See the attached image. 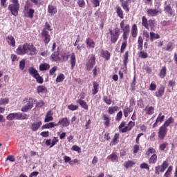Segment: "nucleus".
Returning a JSON list of instances; mask_svg holds the SVG:
<instances>
[{
	"label": "nucleus",
	"instance_id": "38",
	"mask_svg": "<svg viewBox=\"0 0 177 177\" xmlns=\"http://www.w3.org/2000/svg\"><path fill=\"white\" fill-rule=\"evenodd\" d=\"M174 170V167L169 166L167 167V171L163 175V177H171L172 176V171Z\"/></svg>",
	"mask_w": 177,
	"mask_h": 177
},
{
	"label": "nucleus",
	"instance_id": "1",
	"mask_svg": "<svg viewBox=\"0 0 177 177\" xmlns=\"http://www.w3.org/2000/svg\"><path fill=\"white\" fill-rule=\"evenodd\" d=\"M28 51L30 52L29 55L32 56V55H37V48L34 45L28 43H25L23 46H19L16 50L17 54L20 56H24V55L28 53Z\"/></svg>",
	"mask_w": 177,
	"mask_h": 177
},
{
	"label": "nucleus",
	"instance_id": "29",
	"mask_svg": "<svg viewBox=\"0 0 177 177\" xmlns=\"http://www.w3.org/2000/svg\"><path fill=\"white\" fill-rule=\"evenodd\" d=\"M26 17H28V19H33L34 18V14L35 13V10L32 8H28L26 9Z\"/></svg>",
	"mask_w": 177,
	"mask_h": 177
},
{
	"label": "nucleus",
	"instance_id": "2",
	"mask_svg": "<svg viewBox=\"0 0 177 177\" xmlns=\"http://www.w3.org/2000/svg\"><path fill=\"white\" fill-rule=\"evenodd\" d=\"M10 3L8 5V10L10 12L12 16L17 17L19 16V10H20V3L19 0H10Z\"/></svg>",
	"mask_w": 177,
	"mask_h": 177
},
{
	"label": "nucleus",
	"instance_id": "16",
	"mask_svg": "<svg viewBox=\"0 0 177 177\" xmlns=\"http://www.w3.org/2000/svg\"><path fill=\"white\" fill-rule=\"evenodd\" d=\"M121 6L127 12H129V3H131V0H120Z\"/></svg>",
	"mask_w": 177,
	"mask_h": 177
},
{
	"label": "nucleus",
	"instance_id": "26",
	"mask_svg": "<svg viewBox=\"0 0 177 177\" xmlns=\"http://www.w3.org/2000/svg\"><path fill=\"white\" fill-rule=\"evenodd\" d=\"M110 52L109 50H101V57L105 59V60H110Z\"/></svg>",
	"mask_w": 177,
	"mask_h": 177
},
{
	"label": "nucleus",
	"instance_id": "15",
	"mask_svg": "<svg viewBox=\"0 0 177 177\" xmlns=\"http://www.w3.org/2000/svg\"><path fill=\"white\" fill-rule=\"evenodd\" d=\"M42 125V121L39 120L37 122H35L32 123L30 126V129L32 132H37L39 128H41V126Z\"/></svg>",
	"mask_w": 177,
	"mask_h": 177
},
{
	"label": "nucleus",
	"instance_id": "59",
	"mask_svg": "<svg viewBox=\"0 0 177 177\" xmlns=\"http://www.w3.org/2000/svg\"><path fill=\"white\" fill-rule=\"evenodd\" d=\"M63 81H64V75L61 73L57 77L56 82H63Z\"/></svg>",
	"mask_w": 177,
	"mask_h": 177
},
{
	"label": "nucleus",
	"instance_id": "62",
	"mask_svg": "<svg viewBox=\"0 0 177 177\" xmlns=\"http://www.w3.org/2000/svg\"><path fill=\"white\" fill-rule=\"evenodd\" d=\"M122 119V111H120L115 117V121L120 122V120Z\"/></svg>",
	"mask_w": 177,
	"mask_h": 177
},
{
	"label": "nucleus",
	"instance_id": "37",
	"mask_svg": "<svg viewBox=\"0 0 177 177\" xmlns=\"http://www.w3.org/2000/svg\"><path fill=\"white\" fill-rule=\"evenodd\" d=\"M77 103L80 104V106H81L82 109H84V110H88V104H86V102L84 101V100L79 99L77 100Z\"/></svg>",
	"mask_w": 177,
	"mask_h": 177
},
{
	"label": "nucleus",
	"instance_id": "52",
	"mask_svg": "<svg viewBox=\"0 0 177 177\" xmlns=\"http://www.w3.org/2000/svg\"><path fill=\"white\" fill-rule=\"evenodd\" d=\"M53 30L52 28V26H50V24L48 23L47 21L45 23L44 28L42 30V31H46V32H48V31H52Z\"/></svg>",
	"mask_w": 177,
	"mask_h": 177
},
{
	"label": "nucleus",
	"instance_id": "50",
	"mask_svg": "<svg viewBox=\"0 0 177 177\" xmlns=\"http://www.w3.org/2000/svg\"><path fill=\"white\" fill-rule=\"evenodd\" d=\"M138 49L142 50L143 49V38L142 36H140L138 39Z\"/></svg>",
	"mask_w": 177,
	"mask_h": 177
},
{
	"label": "nucleus",
	"instance_id": "46",
	"mask_svg": "<svg viewBox=\"0 0 177 177\" xmlns=\"http://www.w3.org/2000/svg\"><path fill=\"white\" fill-rule=\"evenodd\" d=\"M108 160H111V161L114 162H117L118 161V156H117V154L115 153H112L111 155H109L107 157Z\"/></svg>",
	"mask_w": 177,
	"mask_h": 177
},
{
	"label": "nucleus",
	"instance_id": "23",
	"mask_svg": "<svg viewBox=\"0 0 177 177\" xmlns=\"http://www.w3.org/2000/svg\"><path fill=\"white\" fill-rule=\"evenodd\" d=\"M53 120V112L52 111H48L46 114V118L44 119V122H50Z\"/></svg>",
	"mask_w": 177,
	"mask_h": 177
},
{
	"label": "nucleus",
	"instance_id": "44",
	"mask_svg": "<svg viewBox=\"0 0 177 177\" xmlns=\"http://www.w3.org/2000/svg\"><path fill=\"white\" fill-rule=\"evenodd\" d=\"M49 68H50L49 64L44 63L39 65L40 71H46V70H49Z\"/></svg>",
	"mask_w": 177,
	"mask_h": 177
},
{
	"label": "nucleus",
	"instance_id": "57",
	"mask_svg": "<svg viewBox=\"0 0 177 177\" xmlns=\"http://www.w3.org/2000/svg\"><path fill=\"white\" fill-rule=\"evenodd\" d=\"M9 103V98H1L0 99V106H3L5 104H8Z\"/></svg>",
	"mask_w": 177,
	"mask_h": 177
},
{
	"label": "nucleus",
	"instance_id": "6",
	"mask_svg": "<svg viewBox=\"0 0 177 177\" xmlns=\"http://www.w3.org/2000/svg\"><path fill=\"white\" fill-rule=\"evenodd\" d=\"M168 161L165 160L160 165H158L155 167V175H160V174H162L167 168H168Z\"/></svg>",
	"mask_w": 177,
	"mask_h": 177
},
{
	"label": "nucleus",
	"instance_id": "4",
	"mask_svg": "<svg viewBox=\"0 0 177 177\" xmlns=\"http://www.w3.org/2000/svg\"><path fill=\"white\" fill-rule=\"evenodd\" d=\"M34 102H37V100H34V98L32 97H27L24 99L23 103L25 105L21 108V111H23V113H27L28 110H31V109L34 107Z\"/></svg>",
	"mask_w": 177,
	"mask_h": 177
},
{
	"label": "nucleus",
	"instance_id": "63",
	"mask_svg": "<svg viewBox=\"0 0 177 177\" xmlns=\"http://www.w3.org/2000/svg\"><path fill=\"white\" fill-rule=\"evenodd\" d=\"M35 78L36 79L37 84H44V78L39 75V73Z\"/></svg>",
	"mask_w": 177,
	"mask_h": 177
},
{
	"label": "nucleus",
	"instance_id": "32",
	"mask_svg": "<svg viewBox=\"0 0 177 177\" xmlns=\"http://www.w3.org/2000/svg\"><path fill=\"white\" fill-rule=\"evenodd\" d=\"M59 52H55L54 53H53L50 56L51 60L53 62H60V57H59Z\"/></svg>",
	"mask_w": 177,
	"mask_h": 177
},
{
	"label": "nucleus",
	"instance_id": "35",
	"mask_svg": "<svg viewBox=\"0 0 177 177\" xmlns=\"http://www.w3.org/2000/svg\"><path fill=\"white\" fill-rule=\"evenodd\" d=\"M149 27H150V29L151 31H156V20L154 19H149L148 21Z\"/></svg>",
	"mask_w": 177,
	"mask_h": 177
},
{
	"label": "nucleus",
	"instance_id": "58",
	"mask_svg": "<svg viewBox=\"0 0 177 177\" xmlns=\"http://www.w3.org/2000/svg\"><path fill=\"white\" fill-rule=\"evenodd\" d=\"M103 101L104 102V103H106V104H108V106H110V104L113 103V101L111 100V99L109 98L106 95L103 97Z\"/></svg>",
	"mask_w": 177,
	"mask_h": 177
},
{
	"label": "nucleus",
	"instance_id": "7",
	"mask_svg": "<svg viewBox=\"0 0 177 177\" xmlns=\"http://www.w3.org/2000/svg\"><path fill=\"white\" fill-rule=\"evenodd\" d=\"M147 13L149 17H155V16L162 13V10H161V8H160V6H158L157 9L148 8L147 10Z\"/></svg>",
	"mask_w": 177,
	"mask_h": 177
},
{
	"label": "nucleus",
	"instance_id": "24",
	"mask_svg": "<svg viewBox=\"0 0 177 177\" xmlns=\"http://www.w3.org/2000/svg\"><path fill=\"white\" fill-rule=\"evenodd\" d=\"M70 62L71 64V70H74V67H75V64L77 63V58L75 57V53H73L71 55Z\"/></svg>",
	"mask_w": 177,
	"mask_h": 177
},
{
	"label": "nucleus",
	"instance_id": "56",
	"mask_svg": "<svg viewBox=\"0 0 177 177\" xmlns=\"http://www.w3.org/2000/svg\"><path fill=\"white\" fill-rule=\"evenodd\" d=\"M167 147H168V142H164L163 143L159 145V150H160V151H164V150H165V148Z\"/></svg>",
	"mask_w": 177,
	"mask_h": 177
},
{
	"label": "nucleus",
	"instance_id": "55",
	"mask_svg": "<svg viewBox=\"0 0 177 177\" xmlns=\"http://www.w3.org/2000/svg\"><path fill=\"white\" fill-rule=\"evenodd\" d=\"M24 68H26V59H24L19 62V70L23 71Z\"/></svg>",
	"mask_w": 177,
	"mask_h": 177
},
{
	"label": "nucleus",
	"instance_id": "43",
	"mask_svg": "<svg viewBox=\"0 0 177 177\" xmlns=\"http://www.w3.org/2000/svg\"><path fill=\"white\" fill-rule=\"evenodd\" d=\"M167 75V66H163L162 68V70L159 72V77L160 78H165V76Z\"/></svg>",
	"mask_w": 177,
	"mask_h": 177
},
{
	"label": "nucleus",
	"instance_id": "27",
	"mask_svg": "<svg viewBox=\"0 0 177 177\" xmlns=\"http://www.w3.org/2000/svg\"><path fill=\"white\" fill-rule=\"evenodd\" d=\"M119 139H120V133H115L113 140L110 142V146H115V145L118 143Z\"/></svg>",
	"mask_w": 177,
	"mask_h": 177
},
{
	"label": "nucleus",
	"instance_id": "64",
	"mask_svg": "<svg viewBox=\"0 0 177 177\" xmlns=\"http://www.w3.org/2000/svg\"><path fill=\"white\" fill-rule=\"evenodd\" d=\"M71 150L73 151H77V153H81V147H78V145H73Z\"/></svg>",
	"mask_w": 177,
	"mask_h": 177
},
{
	"label": "nucleus",
	"instance_id": "61",
	"mask_svg": "<svg viewBox=\"0 0 177 177\" xmlns=\"http://www.w3.org/2000/svg\"><path fill=\"white\" fill-rule=\"evenodd\" d=\"M78 105H74L73 104L68 106V110H71V111H75V110H78Z\"/></svg>",
	"mask_w": 177,
	"mask_h": 177
},
{
	"label": "nucleus",
	"instance_id": "22",
	"mask_svg": "<svg viewBox=\"0 0 177 177\" xmlns=\"http://www.w3.org/2000/svg\"><path fill=\"white\" fill-rule=\"evenodd\" d=\"M131 35L132 38H136L138 37V25L133 24L131 27Z\"/></svg>",
	"mask_w": 177,
	"mask_h": 177
},
{
	"label": "nucleus",
	"instance_id": "3",
	"mask_svg": "<svg viewBox=\"0 0 177 177\" xmlns=\"http://www.w3.org/2000/svg\"><path fill=\"white\" fill-rule=\"evenodd\" d=\"M109 31L111 37L110 41L111 44H115L118 41L120 35H121V29H120V28H115L113 30L109 28Z\"/></svg>",
	"mask_w": 177,
	"mask_h": 177
},
{
	"label": "nucleus",
	"instance_id": "20",
	"mask_svg": "<svg viewBox=\"0 0 177 177\" xmlns=\"http://www.w3.org/2000/svg\"><path fill=\"white\" fill-rule=\"evenodd\" d=\"M48 12L53 16V15H56L57 13V8L56 6L49 4L48 6Z\"/></svg>",
	"mask_w": 177,
	"mask_h": 177
},
{
	"label": "nucleus",
	"instance_id": "53",
	"mask_svg": "<svg viewBox=\"0 0 177 177\" xmlns=\"http://www.w3.org/2000/svg\"><path fill=\"white\" fill-rule=\"evenodd\" d=\"M138 57H140V59H147V57H149V54L145 51L140 50L138 53Z\"/></svg>",
	"mask_w": 177,
	"mask_h": 177
},
{
	"label": "nucleus",
	"instance_id": "39",
	"mask_svg": "<svg viewBox=\"0 0 177 177\" xmlns=\"http://www.w3.org/2000/svg\"><path fill=\"white\" fill-rule=\"evenodd\" d=\"M37 93H46L48 92V88L45 86H38L37 88Z\"/></svg>",
	"mask_w": 177,
	"mask_h": 177
},
{
	"label": "nucleus",
	"instance_id": "34",
	"mask_svg": "<svg viewBox=\"0 0 177 177\" xmlns=\"http://www.w3.org/2000/svg\"><path fill=\"white\" fill-rule=\"evenodd\" d=\"M160 36L158 33H155L154 32H150V41L153 42L156 39H160Z\"/></svg>",
	"mask_w": 177,
	"mask_h": 177
},
{
	"label": "nucleus",
	"instance_id": "18",
	"mask_svg": "<svg viewBox=\"0 0 177 177\" xmlns=\"http://www.w3.org/2000/svg\"><path fill=\"white\" fill-rule=\"evenodd\" d=\"M164 10L169 16H174L175 15V10L172 9L171 4H168L164 7Z\"/></svg>",
	"mask_w": 177,
	"mask_h": 177
},
{
	"label": "nucleus",
	"instance_id": "14",
	"mask_svg": "<svg viewBox=\"0 0 177 177\" xmlns=\"http://www.w3.org/2000/svg\"><path fill=\"white\" fill-rule=\"evenodd\" d=\"M128 37H129V35L122 36L124 41L122 43L120 47V53H124L125 49H127V47L128 46Z\"/></svg>",
	"mask_w": 177,
	"mask_h": 177
},
{
	"label": "nucleus",
	"instance_id": "45",
	"mask_svg": "<svg viewBox=\"0 0 177 177\" xmlns=\"http://www.w3.org/2000/svg\"><path fill=\"white\" fill-rule=\"evenodd\" d=\"M124 59H123V64L124 66H127L128 64V59L129 58V51L127 50L123 55Z\"/></svg>",
	"mask_w": 177,
	"mask_h": 177
},
{
	"label": "nucleus",
	"instance_id": "13",
	"mask_svg": "<svg viewBox=\"0 0 177 177\" xmlns=\"http://www.w3.org/2000/svg\"><path fill=\"white\" fill-rule=\"evenodd\" d=\"M86 45L88 49H95V46H96V43L91 37H87L86 39Z\"/></svg>",
	"mask_w": 177,
	"mask_h": 177
},
{
	"label": "nucleus",
	"instance_id": "42",
	"mask_svg": "<svg viewBox=\"0 0 177 177\" xmlns=\"http://www.w3.org/2000/svg\"><path fill=\"white\" fill-rule=\"evenodd\" d=\"M142 26L147 30H149V21L147 20L146 16H143L142 17Z\"/></svg>",
	"mask_w": 177,
	"mask_h": 177
},
{
	"label": "nucleus",
	"instance_id": "11",
	"mask_svg": "<svg viewBox=\"0 0 177 177\" xmlns=\"http://www.w3.org/2000/svg\"><path fill=\"white\" fill-rule=\"evenodd\" d=\"M41 35L43 42L45 45H48L50 42V35H49V32L41 31Z\"/></svg>",
	"mask_w": 177,
	"mask_h": 177
},
{
	"label": "nucleus",
	"instance_id": "21",
	"mask_svg": "<svg viewBox=\"0 0 177 177\" xmlns=\"http://www.w3.org/2000/svg\"><path fill=\"white\" fill-rule=\"evenodd\" d=\"M102 118L104 120V125L105 127V128H109V127H110V117H109V115L107 114H103L102 115Z\"/></svg>",
	"mask_w": 177,
	"mask_h": 177
},
{
	"label": "nucleus",
	"instance_id": "48",
	"mask_svg": "<svg viewBox=\"0 0 177 177\" xmlns=\"http://www.w3.org/2000/svg\"><path fill=\"white\" fill-rule=\"evenodd\" d=\"M93 95H96V93L99 92V83H97V82H93Z\"/></svg>",
	"mask_w": 177,
	"mask_h": 177
},
{
	"label": "nucleus",
	"instance_id": "60",
	"mask_svg": "<svg viewBox=\"0 0 177 177\" xmlns=\"http://www.w3.org/2000/svg\"><path fill=\"white\" fill-rule=\"evenodd\" d=\"M150 154H156V149L153 147H149L146 152L147 156H150Z\"/></svg>",
	"mask_w": 177,
	"mask_h": 177
},
{
	"label": "nucleus",
	"instance_id": "33",
	"mask_svg": "<svg viewBox=\"0 0 177 177\" xmlns=\"http://www.w3.org/2000/svg\"><path fill=\"white\" fill-rule=\"evenodd\" d=\"M115 9L118 17H120V19H124V11L121 8V7L117 6Z\"/></svg>",
	"mask_w": 177,
	"mask_h": 177
},
{
	"label": "nucleus",
	"instance_id": "9",
	"mask_svg": "<svg viewBox=\"0 0 177 177\" xmlns=\"http://www.w3.org/2000/svg\"><path fill=\"white\" fill-rule=\"evenodd\" d=\"M168 133V128L161 126L159 128L158 132V136L160 140H164L165 139V136H167V134Z\"/></svg>",
	"mask_w": 177,
	"mask_h": 177
},
{
	"label": "nucleus",
	"instance_id": "12",
	"mask_svg": "<svg viewBox=\"0 0 177 177\" xmlns=\"http://www.w3.org/2000/svg\"><path fill=\"white\" fill-rule=\"evenodd\" d=\"M59 125H62L63 128H67L70 125V120L67 118H62L57 123V127Z\"/></svg>",
	"mask_w": 177,
	"mask_h": 177
},
{
	"label": "nucleus",
	"instance_id": "28",
	"mask_svg": "<svg viewBox=\"0 0 177 177\" xmlns=\"http://www.w3.org/2000/svg\"><path fill=\"white\" fill-rule=\"evenodd\" d=\"M164 92H165V87L162 86L155 93L156 97H161L164 95Z\"/></svg>",
	"mask_w": 177,
	"mask_h": 177
},
{
	"label": "nucleus",
	"instance_id": "47",
	"mask_svg": "<svg viewBox=\"0 0 177 177\" xmlns=\"http://www.w3.org/2000/svg\"><path fill=\"white\" fill-rule=\"evenodd\" d=\"M115 111H118V106H110L108 109V114L113 115Z\"/></svg>",
	"mask_w": 177,
	"mask_h": 177
},
{
	"label": "nucleus",
	"instance_id": "8",
	"mask_svg": "<svg viewBox=\"0 0 177 177\" xmlns=\"http://www.w3.org/2000/svg\"><path fill=\"white\" fill-rule=\"evenodd\" d=\"M125 20H122L120 22V28L123 31L122 36L129 35L131 31V26L129 24H127L125 26Z\"/></svg>",
	"mask_w": 177,
	"mask_h": 177
},
{
	"label": "nucleus",
	"instance_id": "36",
	"mask_svg": "<svg viewBox=\"0 0 177 177\" xmlns=\"http://www.w3.org/2000/svg\"><path fill=\"white\" fill-rule=\"evenodd\" d=\"M175 122V120L174 119V118L170 117L168 118V120H167L164 124L162 125L166 128H168V127H169V125H171V124H174V122Z\"/></svg>",
	"mask_w": 177,
	"mask_h": 177
},
{
	"label": "nucleus",
	"instance_id": "49",
	"mask_svg": "<svg viewBox=\"0 0 177 177\" xmlns=\"http://www.w3.org/2000/svg\"><path fill=\"white\" fill-rule=\"evenodd\" d=\"M133 110L131 109V108L128 107V106H126L123 110V114L124 116L127 118L128 115H129V113H132Z\"/></svg>",
	"mask_w": 177,
	"mask_h": 177
},
{
	"label": "nucleus",
	"instance_id": "51",
	"mask_svg": "<svg viewBox=\"0 0 177 177\" xmlns=\"http://www.w3.org/2000/svg\"><path fill=\"white\" fill-rule=\"evenodd\" d=\"M149 164H156L157 162V154L153 153L149 159Z\"/></svg>",
	"mask_w": 177,
	"mask_h": 177
},
{
	"label": "nucleus",
	"instance_id": "30",
	"mask_svg": "<svg viewBox=\"0 0 177 177\" xmlns=\"http://www.w3.org/2000/svg\"><path fill=\"white\" fill-rule=\"evenodd\" d=\"M135 164H136V162H135V161L133 160H127L124 162V168L128 169L129 168L133 167L135 166Z\"/></svg>",
	"mask_w": 177,
	"mask_h": 177
},
{
	"label": "nucleus",
	"instance_id": "25",
	"mask_svg": "<svg viewBox=\"0 0 177 177\" xmlns=\"http://www.w3.org/2000/svg\"><path fill=\"white\" fill-rule=\"evenodd\" d=\"M8 45H10V46H16V41L15 40V37H13V36L12 35H8L7 37V39H6Z\"/></svg>",
	"mask_w": 177,
	"mask_h": 177
},
{
	"label": "nucleus",
	"instance_id": "19",
	"mask_svg": "<svg viewBox=\"0 0 177 177\" xmlns=\"http://www.w3.org/2000/svg\"><path fill=\"white\" fill-rule=\"evenodd\" d=\"M15 120H28V115L23 113H15Z\"/></svg>",
	"mask_w": 177,
	"mask_h": 177
},
{
	"label": "nucleus",
	"instance_id": "40",
	"mask_svg": "<svg viewBox=\"0 0 177 177\" xmlns=\"http://www.w3.org/2000/svg\"><path fill=\"white\" fill-rule=\"evenodd\" d=\"M174 43L171 41H169L168 44L166 45V47L162 48V50H166L167 52H172Z\"/></svg>",
	"mask_w": 177,
	"mask_h": 177
},
{
	"label": "nucleus",
	"instance_id": "31",
	"mask_svg": "<svg viewBox=\"0 0 177 177\" xmlns=\"http://www.w3.org/2000/svg\"><path fill=\"white\" fill-rule=\"evenodd\" d=\"M28 73L30 74V75H32V77H36L37 75H38L39 73H38V71H37V69H35V68L34 67H30L28 69Z\"/></svg>",
	"mask_w": 177,
	"mask_h": 177
},
{
	"label": "nucleus",
	"instance_id": "10",
	"mask_svg": "<svg viewBox=\"0 0 177 177\" xmlns=\"http://www.w3.org/2000/svg\"><path fill=\"white\" fill-rule=\"evenodd\" d=\"M95 64L96 57H95V55H91V57L88 59V62L86 64L88 71H91V70L93 68V66H95Z\"/></svg>",
	"mask_w": 177,
	"mask_h": 177
},
{
	"label": "nucleus",
	"instance_id": "54",
	"mask_svg": "<svg viewBox=\"0 0 177 177\" xmlns=\"http://www.w3.org/2000/svg\"><path fill=\"white\" fill-rule=\"evenodd\" d=\"M131 87V91H135L136 89V75H134L133 76Z\"/></svg>",
	"mask_w": 177,
	"mask_h": 177
},
{
	"label": "nucleus",
	"instance_id": "17",
	"mask_svg": "<svg viewBox=\"0 0 177 177\" xmlns=\"http://www.w3.org/2000/svg\"><path fill=\"white\" fill-rule=\"evenodd\" d=\"M165 119V115H162V113H160L156 120L155 123L153 124V128H157V127H158V122L161 124V122H162V121H164Z\"/></svg>",
	"mask_w": 177,
	"mask_h": 177
},
{
	"label": "nucleus",
	"instance_id": "5",
	"mask_svg": "<svg viewBox=\"0 0 177 177\" xmlns=\"http://www.w3.org/2000/svg\"><path fill=\"white\" fill-rule=\"evenodd\" d=\"M125 122H122L121 124L118 127L119 131L122 133H125L129 132V131H131L132 128L135 127V122L130 121L127 126L125 127Z\"/></svg>",
	"mask_w": 177,
	"mask_h": 177
},
{
	"label": "nucleus",
	"instance_id": "41",
	"mask_svg": "<svg viewBox=\"0 0 177 177\" xmlns=\"http://www.w3.org/2000/svg\"><path fill=\"white\" fill-rule=\"evenodd\" d=\"M145 111L146 114H147L148 115H152V114H154V107L146 106L145 108Z\"/></svg>",
	"mask_w": 177,
	"mask_h": 177
}]
</instances>
